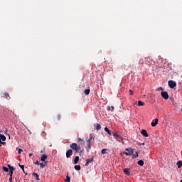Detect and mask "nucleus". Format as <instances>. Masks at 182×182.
Instances as JSON below:
<instances>
[{"instance_id":"nucleus-10","label":"nucleus","mask_w":182,"mask_h":182,"mask_svg":"<svg viewBox=\"0 0 182 182\" xmlns=\"http://www.w3.org/2000/svg\"><path fill=\"white\" fill-rule=\"evenodd\" d=\"M48 159V156L46 154H43L41 157V161H46V159Z\"/></svg>"},{"instance_id":"nucleus-28","label":"nucleus","mask_w":182,"mask_h":182,"mask_svg":"<svg viewBox=\"0 0 182 182\" xmlns=\"http://www.w3.org/2000/svg\"><path fill=\"white\" fill-rule=\"evenodd\" d=\"M4 171H6V173H8L9 171V169L6 166H3Z\"/></svg>"},{"instance_id":"nucleus-25","label":"nucleus","mask_w":182,"mask_h":182,"mask_svg":"<svg viewBox=\"0 0 182 182\" xmlns=\"http://www.w3.org/2000/svg\"><path fill=\"white\" fill-rule=\"evenodd\" d=\"M8 167L10 171H14V170H15V168H14V166H11V165H8Z\"/></svg>"},{"instance_id":"nucleus-40","label":"nucleus","mask_w":182,"mask_h":182,"mask_svg":"<svg viewBox=\"0 0 182 182\" xmlns=\"http://www.w3.org/2000/svg\"><path fill=\"white\" fill-rule=\"evenodd\" d=\"M9 182H12V176H10L9 179Z\"/></svg>"},{"instance_id":"nucleus-4","label":"nucleus","mask_w":182,"mask_h":182,"mask_svg":"<svg viewBox=\"0 0 182 182\" xmlns=\"http://www.w3.org/2000/svg\"><path fill=\"white\" fill-rule=\"evenodd\" d=\"M168 85L171 89H174L177 86V83L173 80H169Z\"/></svg>"},{"instance_id":"nucleus-35","label":"nucleus","mask_w":182,"mask_h":182,"mask_svg":"<svg viewBox=\"0 0 182 182\" xmlns=\"http://www.w3.org/2000/svg\"><path fill=\"white\" fill-rule=\"evenodd\" d=\"M9 174L10 177H12V174H14V171H10Z\"/></svg>"},{"instance_id":"nucleus-33","label":"nucleus","mask_w":182,"mask_h":182,"mask_svg":"<svg viewBox=\"0 0 182 182\" xmlns=\"http://www.w3.org/2000/svg\"><path fill=\"white\" fill-rule=\"evenodd\" d=\"M18 166H19V167H20L22 170H23V168H25V166H23V165H21V164H19Z\"/></svg>"},{"instance_id":"nucleus-41","label":"nucleus","mask_w":182,"mask_h":182,"mask_svg":"<svg viewBox=\"0 0 182 182\" xmlns=\"http://www.w3.org/2000/svg\"><path fill=\"white\" fill-rule=\"evenodd\" d=\"M139 63H142V64H143V59H141V60H139Z\"/></svg>"},{"instance_id":"nucleus-3","label":"nucleus","mask_w":182,"mask_h":182,"mask_svg":"<svg viewBox=\"0 0 182 182\" xmlns=\"http://www.w3.org/2000/svg\"><path fill=\"white\" fill-rule=\"evenodd\" d=\"M124 154H126V156H132L133 154V149L132 148L125 149V151H124Z\"/></svg>"},{"instance_id":"nucleus-39","label":"nucleus","mask_w":182,"mask_h":182,"mask_svg":"<svg viewBox=\"0 0 182 182\" xmlns=\"http://www.w3.org/2000/svg\"><path fill=\"white\" fill-rule=\"evenodd\" d=\"M77 141H83V139H82L81 138H77Z\"/></svg>"},{"instance_id":"nucleus-24","label":"nucleus","mask_w":182,"mask_h":182,"mask_svg":"<svg viewBox=\"0 0 182 182\" xmlns=\"http://www.w3.org/2000/svg\"><path fill=\"white\" fill-rule=\"evenodd\" d=\"M84 92H85V95H89L90 93V90L86 89L85 90Z\"/></svg>"},{"instance_id":"nucleus-18","label":"nucleus","mask_w":182,"mask_h":182,"mask_svg":"<svg viewBox=\"0 0 182 182\" xmlns=\"http://www.w3.org/2000/svg\"><path fill=\"white\" fill-rule=\"evenodd\" d=\"M87 153H89L90 149H92V144H87Z\"/></svg>"},{"instance_id":"nucleus-37","label":"nucleus","mask_w":182,"mask_h":182,"mask_svg":"<svg viewBox=\"0 0 182 182\" xmlns=\"http://www.w3.org/2000/svg\"><path fill=\"white\" fill-rule=\"evenodd\" d=\"M22 151H23L22 149H18V154H21V153H22Z\"/></svg>"},{"instance_id":"nucleus-19","label":"nucleus","mask_w":182,"mask_h":182,"mask_svg":"<svg viewBox=\"0 0 182 182\" xmlns=\"http://www.w3.org/2000/svg\"><path fill=\"white\" fill-rule=\"evenodd\" d=\"M79 163V156H75L74 159V164H77Z\"/></svg>"},{"instance_id":"nucleus-5","label":"nucleus","mask_w":182,"mask_h":182,"mask_svg":"<svg viewBox=\"0 0 182 182\" xmlns=\"http://www.w3.org/2000/svg\"><path fill=\"white\" fill-rule=\"evenodd\" d=\"M5 140H6V136H5V135L4 134H0V146H2L1 144H6V142H2V141H5Z\"/></svg>"},{"instance_id":"nucleus-15","label":"nucleus","mask_w":182,"mask_h":182,"mask_svg":"<svg viewBox=\"0 0 182 182\" xmlns=\"http://www.w3.org/2000/svg\"><path fill=\"white\" fill-rule=\"evenodd\" d=\"M107 110L108 112H110V110H111V112H114V107H113V106H112V107H107Z\"/></svg>"},{"instance_id":"nucleus-1","label":"nucleus","mask_w":182,"mask_h":182,"mask_svg":"<svg viewBox=\"0 0 182 182\" xmlns=\"http://www.w3.org/2000/svg\"><path fill=\"white\" fill-rule=\"evenodd\" d=\"M113 136L115 138V140H117V141H119V143L121 141H123V139H124L123 136H122V135H120L119 132H114Z\"/></svg>"},{"instance_id":"nucleus-13","label":"nucleus","mask_w":182,"mask_h":182,"mask_svg":"<svg viewBox=\"0 0 182 182\" xmlns=\"http://www.w3.org/2000/svg\"><path fill=\"white\" fill-rule=\"evenodd\" d=\"M4 97L7 99V100H10L11 96L9 95V92H5L4 93Z\"/></svg>"},{"instance_id":"nucleus-22","label":"nucleus","mask_w":182,"mask_h":182,"mask_svg":"<svg viewBox=\"0 0 182 182\" xmlns=\"http://www.w3.org/2000/svg\"><path fill=\"white\" fill-rule=\"evenodd\" d=\"M105 130L107 132V133H108V134H109V136H112V132L109 130V128L105 127Z\"/></svg>"},{"instance_id":"nucleus-29","label":"nucleus","mask_w":182,"mask_h":182,"mask_svg":"<svg viewBox=\"0 0 182 182\" xmlns=\"http://www.w3.org/2000/svg\"><path fill=\"white\" fill-rule=\"evenodd\" d=\"M65 181H66V182H70V177H69L68 175H67V176H66Z\"/></svg>"},{"instance_id":"nucleus-46","label":"nucleus","mask_w":182,"mask_h":182,"mask_svg":"<svg viewBox=\"0 0 182 182\" xmlns=\"http://www.w3.org/2000/svg\"><path fill=\"white\" fill-rule=\"evenodd\" d=\"M180 182H182V180H181Z\"/></svg>"},{"instance_id":"nucleus-32","label":"nucleus","mask_w":182,"mask_h":182,"mask_svg":"<svg viewBox=\"0 0 182 182\" xmlns=\"http://www.w3.org/2000/svg\"><path fill=\"white\" fill-rule=\"evenodd\" d=\"M157 92H160V90H164V89L163 88V87H159L156 89Z\"/></svg>"},{"instance_id":"nucleus-42","label":"nucleus","mask_w":182,"mask_h":182,"mask_svg":"<svg viewBox=\"0 0 182 182\" xmlns=\"http://www.w3.org/2000/svg\"><path fill=\"white\" fill-rule=\"evenodd\" d=\"M31 156H33V154L32 153L29 154V156L31 157Z\"/></svg>"},{"instance_id":"nucleus-2","label":"nucleus","mask_w":182,"mask_h":182,"mask_svg":"<svg viewBox=\"0 0 182 182\" xmlns=\"http://www.w3.org/2000/svg\"><path fill=\"white\" fill-rule=\"evenodd\" d=\"M70 148L72 149V150H74L75 151V153H77V151L80 150V146L77 145L76 143L71 144Z\"/></svg>"},{"instance_id":"nucleus-9","label":"nucleus","mask_w":182,"mask_h":182,"mask_svg":"<svg viewBox=\"0 0 182 182\" xmlns=\"http://www.w3.org/2000/svg\"><path fill=\"white\" fill-rule=\"evenodd\" d=\"M157 124H159V119H155L154 122H152L151 124L152 127H156V126H157Z\"/></svg>"},{"instance_id":"nucleus-43","label":"nucleus","mask_w":182,"mask_h":182,"mask_svg":"<svg viewBox=\"0 0 182 182\" xmlns=\"http://www.w3.org/2000/svg\"><path fill=\"white\" fill-rule=\"evenodd\" d=\"M23 173H25V168H23Z\"/></svg>"},{"instance_id":"nucleus-8","label":"nucleus","mask_w":182,"mask_h":182,"mask_svg":"<svg viewBox=\"0 0 182 182\" xmlns=\"http://www.w3.org/2000/svg\"><path fill=\"white\" fill-rule=\"evenodd\" d=\"M141 134H142L144 137H149V133H147V131L146 129H142L141 131Z\"/></svg>"},{"instance_id":"nucleus-38","label":"nucleus","mask_w":182,"mask_h":182,"mask_svg":"<svg viewBox=\"0 0 182 182\" xmlns=\"http://www.w3.org/2000/svg\"><path fill=\"white\" fill-rule=\"evenodd\" d=\"M34 164H36V166L39 165V164H39V161H36L34 163Z\"/></svg>"},{"instance_id":"nucleus-31","label":"nucleus","mask_w":182,"mask_h":182,"mask_svg":"<svg viewBox=\"0 0 182 182\" xmlns=\"http://www.w3.org/2000/svg\"><path fill=\"white\" fill-rule=\"evenodd\" d=\"M106 150H107V149H103L102 151H101V153L102 154H106Z\"/></svg>"},{"instance_id":"nucleus-7","label":"nucleus","mask_w":182,"mask_h":182,"mask_svg":"<svg viewBox=\"0 0 182 182\" xmlns=\"http://www.w3.org/2000/svg\"><path fill=\"white\" fill-rule=\"evenodd\" d=\"M72 154H73V151L72 149H68L66 151V157H67V159H69V157H70V156H72Z\"/></svg>"},{"instance_id":"nucleus-6","label":"nucleus","mask_w":182,"mask_h":182,"mask_svg":"<svg viewBox=\"0 0 182 182\" xmlns=\"http://www.w3.org/2000/svg\"><path fill=\"white\" fill-rule=\"evenodd\" d=\"M161 95L163 99H165V100H167V99H168V93L167 92V91H162Z\"/></svg>"},{"instance_id":"nucleus-45","label":"nucleus","mask_w":182,"mask_h":182,"mask_svg":"<svg viewBox=\"0 0 182 182\" xmlns=\"http://www.w3.org/2000/svg\"><path fill=\"white\" fill-rule=\"evenodd\" d=\"M141 144H142V146H144V143H142Z\"/></svg>"},{"instance_id":"nucleus-44","label":"nucleus","mask_w":182,"mask_h":182,"mask_svg":"<svg viewBox=\"0 0 182 182\" xmlns=\"http://www.w3.org/2000/svg\"><path fill=\"white\" fill-rule=\"evenodd\" d=\"M81 144H82V146H85V143H83V144L81 143Z\"/></svg>"},{"instance_id":"nucleus-27","label":"nucleus","mask_w":182,"mask_h":182,"mask_svg":"<svg viewBox=\"0 0 182 182\" xmlns=\"http://www.w3.org/2000/svg\"><path fill=\"white\" fill-rule=\"evenodd\" d=\"M100 129H102V127L100 126V124H97L96 130H100Z\"/></svg>"},{"instance_id":"nucleus-14","label":"nucleus","mask_w":182,"mask_h":182,"mask_svg":"<svg viewBox=\"0 0 182 182\" xmlns=\"http://www.w3.org/2000/svg\"><path fill=\"white\" fill-rule=\"evenodd\" d=\"M137 164H139V166H144V160H139L137 161Z\"/></svg>"},{"instance_id":"nucleus-17","label":"nucleus","mask_w":182,"mask_h":182,"mask_svg":"<svg viewBox=\"0 0 182 182\" xmlns=\"http://www.w3.org/2000/svg\"><path fill=\"white\" fill-rule=\"evenodd\" d=\"M93 137L86 138V141L87 144H92V140Z\"/></svg>"},{"instance_id":"nucleus-16","label":"nucleus","mask_w":182,"mask_h":182,"mask_svg":"<svg viewBox=\"0 0 182 182\" xmlns=\"http://www.w3.org/2000/svg\"><path fill=\"white\" fill-rule=\"evenodd\" d=\"M176 165L178 166V168H181V167H182V161H178L176 163Z\"/></svg>"},{"instance_id":"nucleus-11","label":"nucleus","mask_w":182,"mask_h":182,"mask_svg":"<svg viewBox=\"0 0 182 182\" xmlns=\"http://www.w3.org/2000/svg\"><path fill=\"white\" fill-rule=\"evenodd\" d=\"M90 163H93V157L92 159H87L85 166H89V164H90Z\"/></svg>"},{"instance_id":"nucleus-12","label":"nucleus","mask_w":182,"mask_h":182,"mask_svg":"<svg viewBox=\"0 0 182 182\" xmlns=\"http://www.w3.org/2000/svg\"><path fill=\"white\" fill-rule=\"evenodd\" d=\"M123 171L126 176H130V171H129V168H124Z\"/></svg>"},{"instance_id":"nucleus-36","label":"nucleus","mask_w":182,"mask_h":182,"mask_svg":"<svg viewBox=\"0 0 182 182\" xmlns=\"http://www.w3.org/2000/svg\"><path fill=\"white\" fill-rule=\"evenodd\" d=\"M129 95L131 96H133V91L132 90H129Z\"/></svg>"},{"instance_id":"nucleus-21","label":"nucleus","mask_w":182,"mask_h":182,"mask_svg":"<svg viewBox=\"0 0 182 182\" xmlns=\"http://www.w3.org/2000/svg\"><path fill=\"white\" fill-rule=\"evenodd\" d=\"M132 156H133V159H136V157H139V151H136V154H132Z\"/></svg>"},{"instance_id":"nucleus-20","label":"nucleus","mask_w":182,"mask_h":182,"mask_svg":"<svg viewBox=\"0 0 182 182\" xmlns=\"http://www.w3.org/2000/svg\"><path fill=\"white\" fill-rule=\"evenodd\" d=\"M74 168H75V170H77V171H80V169H81L80 165H75L74 166Z\"/></svg>"},{"instance_id":"nucleus-26","label":"nucleus","mask_w":182,"mask_h":182,"mask_svg":"<svg viewBox=\"0 0 182 182\" xmlns=\"http://www.w3.org/2000/svg\"><path fill=\"white\" fill-rule=\"evenodd\" d=\"M138 106H144V102L141 101H138Z\"/></svg>"},{"instance_id":"nucleus-30","label":"nucleus","mask_w":182,"mask_h":182,"mask_svg":"<svg viewBox=\"0 0 182 182\" xmlns=\"http://www.w3.org/2000/svg\"><path fill=\"white\" fill-rule=\"evenodd\" d=\"M45 164H46V162H45V163H41V164H40L41 168H43L45 167Z\"/></svg>"},{"instance_id":"nucleus-34","label":"nucleus","mask_w":182,"mask_h":182,"mask_svg":"<svg viewBox=\"0 0 182 182\" xmlns=\"http://www.w3.org/2000/svg\"><path fill=\"white\" fill-rule=\"evenodd\" d=\"M61 117H62V116L60 114L57 115L58 120H60Z\"/></svg>"},{"instance_id":"nucleus-23","label":"nucleus","mask_w":182,"mask_h":182,"mask_svg":"<svg viewBox=\"0 0 182 182\" xmlns=\"http://www.w3.org/2000/svg\"><path fill=\"white\" fill-rule=\"evenodd\" d=\"M33 176L36 177V180H39V174H38V173H33Z\"/></svg>"}]
</instances>
